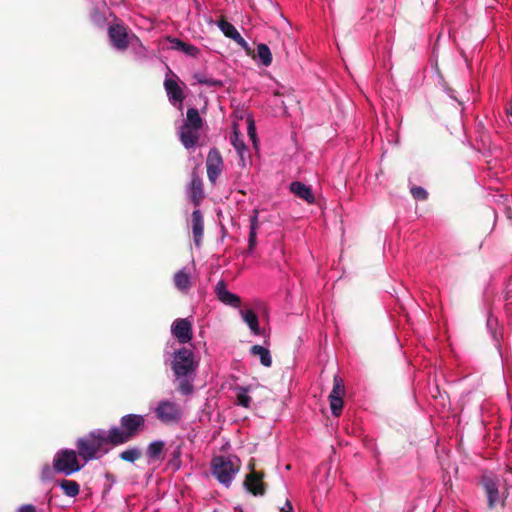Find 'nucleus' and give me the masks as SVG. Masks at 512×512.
I'll list each match as a JSON object with an SVG mask.
<instances>
[{
    "label": "nucleus",
    "instance_id": "obj_1",
    "mask_svg": "<svg viewBox=\"0 0 512 512\" xmlns=\"http://www.w3.org/2000/svg\"><path fill=\"white\" fill-rule=\"evenodd\" d=\"M178 390L182 395H190L194 391V380L198 368V362L194 358L191 349L182 347L174 352L171 362Z\"/></svg>",
    "mask_w": 512,
    "mask_h": 512
},
{
    "label": "nucleus",
    "instance_id": "obj_2",
    "mask_svg": "<svg viewBox=\"0 0 512 512\" xmlns=\"http://www.w3.org/2000/svg\"><path fill=\"white\" fill-rule=\"evenodd\" d=\"M111 444V433L102 429L91 431L88 435L80 437L76 441L78 455L84 463L99 459L109 450Z\"/></svg>",
    "mask_w": 512,
    "mask_h": 512
},
{
    "label": "nucleus",
    "instance_id": "obj_3",
    "mask_svg": "<svg viewBox=\"0 0 512 512\" xmlns=\"http://www.w3.org/2000/svg\"><path fill=\"white\" fill-rule=\"evenodd\" d=\"M240 468V459L233 455L215 456L211 461L212 476L226 488L231 486Z\"/></svg>",
    "mask_w": 512,
    "mask_h": 512
},
{
    "label": "nucleus",
    "instance_id": "obj_4",
    "mask_svg": "<svg viewBox=\"0 0 512 512\" xmlns=\"http://www.w3.org/2000/svg\"><path fill=\"white\" fill-rule=\"evenodd\" d=\"M202 127L203 119L199 111L196 108H189L178 132L179 139L186 149H192L197 146Z\"/></svg>",
    "mask_w": 512,
    "mask_h": 512
},
{
    "label": "nucleus",
    "instance_id": "obj_5",
    "mask_svg": "<svg viewBox=\"0 0 512 512\" xmlns=\"http://www.w3.org/2000/svg\"><path fill=\"white\" fill-rule=\"evenodd\" d=\"M121 426H114L109 431L111 433V444L120 445L128 442L135 436L145 424V418L139 414H127L120 420Z\"/></svg>",
    "mask_w": 512,
    "mask_h": 512
},
{
    "label": "nucleus",
    "instance_id": "obj_6",
    "mask_svg": "<svg viewBox=\"0 0 512 512\" xmlns=\"http://www.w3.org/2000/svg\"><path fill=\"white\" fill-rule=\"evenodd\" d=\"M85 465L86 463L80 459L78 451L73 449H60L53 458L55 472L65 476L80 471Z\"/></svg>",
    "mask_w": 512,
    "mask_h": 512
},
{
    "label": "nucleus",
    "instance_id": "obj_7",
    "mask_svg": "<svg viewBox=\"0 0 512 512\" xmlns=\"http://www.w3.org/2000/svg\"><path fill=\"white\" fill-rule=\"evenodd\" d=\"M156 418L164 424H176L183 418L181 406L172 400H161L154 408Z\"/></svg>",
    "mask_w": 512,
    "mask_h": 512
},
{
    "label": "nucleus",
    "instance_id": "obj_8",
    "mask_svg": "<svg viewBox=\"0 0 512 512\" xmlns=\"http://www.w3.org/2000/svg\"><path fill=\"white\" fill-rule=\"evenodd\" d=\"M177 75H175L169 67L164 80V88L167 97L172 105H179L181 108L182 103L185 99V94L182 87L179 84Z\"/></svg>",
    "mask_w": 512,
    "mask_h": 512
},
{
    "label": "nucleus",
    "instance_id": "obj_9",
    "mask_svg": "<svg viewBox=\"0 0 512 512\" xmlns=\"http://www.w3.org/2000/svg\"><path fill=\"white\" fill-rule=\"evenodd\" d=\"M344 395L345 387L343 380L339 375H335L333 379V388L329 395L330 409L334 416H339L342 412Z\"/></svg>",
    "mask_w": 512,
    "mask_h": 512
},
{
    "label": "nucleus",
    "instance_id": "obj_10",
    "mask_svg": "<svg viewBox=\"0 0 512 512\" xmlns=\"http://www.w3.org/2000/svg\"><path fill=\"white\" fill-rule=\"evenodd\" d=\"M206 167L209 181L213 184L216 183L223 170V159L218 149L211 148L209 150Z\"/></svg>",
    "mask_w": 512,
    "mask_h": 512
},
{
    "label": "nucleus",
    "instance_id": "obj_11",
    "mask_svg": "<svg viewBox=\"0 0 512 512\" xmlns=\"http://www.w3.org/2000/svg\"><path fill=\"white\" fill-rule=\"evenodd\" d=\"M230 142L238 154L239 166L242 168L247 167V165L251 162L250 150L242 139L236 125L233 127V132L230 136Z\"/></svg>",
    "mask_w": 512,
    "mask_h": 512
},
{
    "label": "nucleus",
    "instance_id": "obj_12",
    "mask_svg": "<svg viewBox=\"0 0 512 512\" xmlns=\"http://www.w3.org/2000/svg\"><path fill=\"white\" fill-rule=\"evenodd\" d=\"M171 333L181 344L190 342L193 338L192 322L187 318H178L171 325Z\"/></svg>",
    "mask_w": 512,
    "mask_h": 512
},
{
    "label": "nucleus",
    "instance_id": "obj_13",
    "mask_svg": "<svg viewBox=\"0 0 512 512\" xmlns=\"http://www.w3.org/2000/svg\"><path fill=\"white\" fill-rule=\"evenodd\" d=\"M482 485L487 495L488 507L493 509L500 502L498 480L491 476H483Z\"/></svg>",
    "mask_w": 512,
    "mask_h": 512
},
{
    "label": "nucleus",
    "instance_id": "obj_14",
    "mask_svg": "<svg viewBox=\"0 0 512 512\" xmlns=\"http://www.w3.org/2000/svg\"><path fill=\"white\" fill-rule=\"evenodd\" d=\"M109 38L113 46L118 50H125L129 44V36L124 26L116 24L108 29Z\"/></svg>",
    "mask_w": 512,
    "mask_h": 512
},
{
    "label": "nucleus",
    "instance_id": "obj_15",
    "mask_svg": "<svg viewBox=\"0 0 512 512\" xmlns=\"http://www.w3.org/2000/svg\"><path fill=\"white\" fill-rule=\"evenodd\" d=\"M218 28L221 30V32L227 37L232 39L234 42H236L242 49L245 51H249L250 47L247 41L241 36V34L238 32V30L235 28L233 24L230 22L221 19L217 22Z\"/></svg>",
    "mask_w": 512,
    "mask_h": 512
},
{
    "label": "nucleus",
    "instance_id": "obj_16",
    "mask_svg": "<svg viewBox=\"0 0 512 512\" xmlns=\"http://www.w3.org/2000/svg\"><path fill=\"white\" fill-rule=\"evenodd\" d=\"M217 298L225 305L240 308L241 300L236 294L227 290L226 283L223 280L218 281L215 286Z\"/></svg>",
    "mask_w": 512,
    "mask_h": 512
},
{
    "label": "nucleus",
    "instance_id": "obj_17",
    "mask_svg": "<svg viewBox=\"0 0 512 512\" xmlns=\"http://www.w3.org/2000/svg\"><path fill=\"white\" fill-rule=\"evenodd\" d=\"M173 282L178 291L183 294H187L193 285L190 270L187 267H183L178 270L174 274Z\"/></svg>",
    "mask_w": 512,
    "mask_h": 512
},
{
    "label": "nucleus",
    "instance_id": "obj_18",
    "mask_svg": "<svg viewBox=\"0 0 512 512\" xmlns=\"http://www.w3.org/2000/svg\"><path fill=\"white\" fill-rule=\"evenodd\" d=\"M191 224L195 246L200 247L204 234V219L202 212L199 209H196L192 212Z\"/></svg>",
    "mask_w": 512,
    "mask_h": 512
},
{
    "label": "nucleus",
    "instance_id": "obj_19",
    "mask_svg": "<svg viewBox=\"0 0 512 512\" xmlns=\"http://www.w3.org/2000/svg\"><path fill=\"white\" fill-rule=\"evenodd\" d=\"M262 477L263 475L261 473L252 470L251 473L246 476L244 481L245 488L255 496L263 495L264 484L262 482Z\"/></svg>",
    "mask_w": 512,
    "mask_h": 512
},
{
    "label": "nucleus",
    "instance_id": "obj_20",
    "mask_svg": "<svg viewBox=\"0 0 512 512\" xmlns=\"http://www.w3.org/2000/svg\"><path fill=\"white\" fill-rule=\"evenodd\" d=\"M188 196L191 201L199 206L203 198V185L202 180L198 176H193L188 186Z\"/></svg>",
    "mask_w": 512,
    "mask_h": 512
},
{
    "label": "nucleus",
    "instance_id": "obj_21",
    "mask_svg": "<svg viewBox=\"0 0 512 512\" xmlns=\"http://www.w3.org/2000/svg\"><path fill=\"white\" fill-rule=\"evenodd\" d=\"M290 191L297 197L307 201L308 203H313L315 200L311 188L302 182H292L290 184Z\"/></svg>",
    "mask_w": 512,
    "mask_h": 512
},
{
    "label": "nucleus",
    "instance_id": "obj_22",
    "mask_svg": "<svg viewBox=\"0 0 512 512\" xmlns=\"http://www.w3.org/2000/svg\"><path fill=\"white\" fill-rule=\"evenodd\" d=\"M252 390L251 385L235 387L236 401L235 404L243 408L249 409L251 407L252 398L249 393Z\"/></svg>",
    "mask_w": 512,
    "mask_h": 512
},
{
    "label": "nucleus",
    "instance_id": "obj_23",
    "mask_svg": "<svg viewBox=\"0 0 512 512\" xmlns=\"http://www.w3.org/2000/svg\"><path fill=\"white\" fill-rule=\"evenodd\" d=\"M239 312H240V315H241L243 321L249 327L251 333L256 336L260 335L261 331H260V327H259L258 316L256 315V313L251 309H249V310H241L240 309Z\"/></svg>",
    "mask_w": 512,
    "mask_h": 512
},
{
    "label": "nucleus",
    "instance_id": "obj_24",
    "mask_svg": "<svg viewBox=\"0 0 512 512\" xmlns=\"http://www.w3.org/2000/svg\"><path fill=\"white\" fill-rule=\"evenodd\" d=\"M250 354L252 356L259 357L260 363L264 367H271V365H272V357H271V353H270L268 348H265V347H263L261 345H253L250 348Z\"/></svg>",
    "mask_w": 512,
    "mask_h": 512
},
{
    "label": "nucleus",
    "instance_id": "obj_25",
    "mask_svg": "<svg viewBox=\"0 0 512 512\" xmlns=\"http://www.w3.org/2000/svg\"><path fill=\"white\" fill-rule=\"evenodd\" d=\"M182 446L180 444H177L173 447L171 452L169 453V459L167 461V466L172 471L176 472L179 471L182 467Z\"/></svg>",
    "mask_w": 512,
    "mask_h": 512
},
{
    "label": "nucleus",
    "instance_id": "obj_26",
    "mask_svg": "<svg viewBox=\"0 0 512 512\" xmlns=\"http://www.w3.org/2000/svg\"><path fill=\"white\" fill-rule=\"evenodd\" d=\"M58 486L68 497H76L80 492V485L75 480L63 479L58 482Z\"/></svg>",
    "mask_w": 512,
    "mask_h": 512
},
{
    "label": "nucleus",
    "instance_id": "obj_27",
    "mask_svg": "<svg viewBox=\"0 0 512 512\" xmlns=\"http://www.w3.org/2000/svg\"><path fill=\"white\" fill-rule=\"evenodd\" d=\"M257 58L263 66L268 67L271 65L272 53L268 45L264 43L257 45Z\"/></svg>",
    "mask_w": 512,
    "mask_h": 512
},
{
    "label": "nucleus",
    "instance_id": "obj_28",
    "mask_svg": "<svg viewBox=\"0 0 512 512\" xmlns=\"http://www.w3.org/2000/svg\"><path fill=\"white\" fill-rule=\"evenodd\" d=\"M165 443L161 440L153 441L148 445L147 456L150 460H159L163 453Z\"/></svg>",
    "mask_w": 512,
    "mask_h": 512
},
{
    "label": "nucleus",
    "instance_id": "obj_29",
    "mask_svg": "<svg viewBox=\"0 0 512 512\" xmlns=\"http://www.w3.org/2000/svg\"><path fill=\"white\" fill-rule=\"evenodd\" d=\"M194 79L197 81V83L206 85L208 87L222 86V81L208 77L206 74L201 72L195 73Z\"/></svg>",
    "mask_w": 512,
    "mask_h": 512
},
{
    "label": "nucleus",
    "instance_id": "obj_30",
    "mask_svg": "<svg viewBox=\"0 0 512 512\" xmlns=\"http://www.w3.org/2000/svg\"><path fill=\"white\" fill-rule=\"evenodd\" d=\"M141 456V450L137 447L128 448L120 453V458L124 461L133 463Z\"/></svg>",
    "mask_w": 512,
    "mask_h": 512
},
{
    "label": "nucleus",
    "instance_id": "obj_31",
    "mask_svg": "<svg viewBox=\"0 0 512 512\" xmlns=\"http://www.w3.org/2000/svg\"><path fill=\"white\" fill-rule=\"evenodd\" d=\"M410 192L416 200H425L428 196L426 190L420 186H413Z\"/></svg>",
    "mask_w": 512,
    "mask_h": 512
},
{
    "label": "nucleus",
    "instance_id": "obj_32",
    "mask_svg": "<svg viewBox=\"0 0 512 512\" xmlns=\"http://www.w3.org/2000/svg\"><path fill=\"white\" fill-rule=\"evenodd\" d=\"M247 122H248V126H247L248 135H249L250 139L252 140L253 145L256 147L257 146V134H256V127H255L254 120L249 118L247 120Z\"/></svg>",
    "mask_w": 512,
    "mask_h": 512
},
{
    "label": "nucleus",
    "instance_id": "obj_33",
    "mask_svg": "<svg viewBox=\"0 0 512 512\" xmlns=\"http://www.w3.org/2000/svg\"><path fill=\"white\" fill-rule=\"evenodd\" d=\"M258 217H259V210L254 209L252 211V216L250 217V231L257 232V229L259 227Z\"/></svg>",
    "mask_w": 512,
    "mask_h": 512
},
{
    "label": "nucleus",
    "instance_id": "obj_34",
    "mask_svg": "<svg viewBox=\"0 0 512 512\" xmlns=\"http://www.w3.org/2000/svg\"><path fill=\"white\" fill-rule=\"evenodd\" d=\"M182 52H184L185 54H187L189 56L197 57L199 52H200V50L195 45L185 43V45H184V47L182 49Z\"/></svg>",
    "mask_w": 512,
    "mask_h": 512
},
{
    "label": "nucleus",
    "instance_id": "obj_35",
    "mask_svg": "<svg viewBox=\"0 0 512 512\" xmlns=\"http://www.w3.org/2000/svg\"><path fill=\"white\" fill-rule=\"evenodd\" d=\"M256 237H257V232L249 231V238H248L249 252H252L256 246Z\"/></svg>",
    "mask_w": 512,
    "mask_h": 512
},
{
    "label": "nucleus",
    "instance_id": "obj_36",
    "mask_svg": "<svg viewBox=\"0 0 512 512\" xmlns=\"http://www.w3.org/2000/svg\"><path fill=\"white\" fill-rule=\"evenodd\" d=\"M170 43H172V47L176 50L182 51L185 42L178 38H171L169 39Z\"/></svg>",
    "mask_w": 512,
    "mask_h": 512
},
{
    "label": "nucleus",
    "instance_id": "obj_37",
    "mask_svg": "<svg viewBox=\"0 0 512 512\" xmlns=\"http://www.w3.org/2000/svg\"><path fill=\"white\" fill-rule=\"evenodd\" d=\"M52 476V470L50 468V466L48 465H45L43 468H42V471H41V477L42 479H49L51 478Z\"/></svg>",
    "mask_w": 512,
    "mask_h": 512
},
{
    "label": "nucleus",
    "instance_id": "obj_38",
    "mask_svg": "<svg viewBox=\"0 0 512 512\" xmlns=\"http://www.w3.org/2000/svg\"><path fill=\"white\" fill-rule=\"evenodd\" d=\"M281 512H294L291 502L287 499L284 505L280 508Z\"/></svg>",
    "mask_w": 512,
    "mask_h": 512
},
{
    "label": "nucleus",
    "instance_id": "obj_39",
    "mask_svg": "<svg viewBox=\"0 0 512 512\" xmlns=\"http://www.w3.org/2000/svg\"><path fill=\"white\" fill-rule=\"evenodd\" d=\"M18 512H36V508L31 504L22 505Z\"/></svg>",
    "mask_w": 512,
    "mask_h": 512
},
{
    "label": "nucleus",
    "instance_id": "obj_40",
    "mask_svg": "<svg viewBox=\"0 0 512 512\" xmlns=\"http://www.w3.org/2000/svg\"><path fill=\"white\" fill-rule=\"evenodd\" d=\"M509 117H510V123H511V125H512V108H511V109H510V111H509Z\"/></svg>",
    "mask_w": 512,
    "mask_h": 512
}]
</instances>
